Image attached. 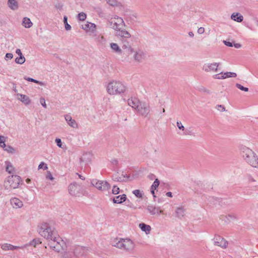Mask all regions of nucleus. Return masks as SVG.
Returning <instances> with one entry per match:
<instances>
[{
	"label": "nucleus",
	"instance_id": "28",
	"mask_svg": "<svg viewBox=\"0 0 258 258\" xmlns=\"http://www.w3.org/2000/svg\"><path fill=\"white\" fill-rule=\"evenodd\" d=\"M139 228L146 234H149L151 230V227L150 225H147L144 223H140L139 225Z\"/></svg>",
	"mask_w": 258,
	"mask_h": 258
},
{
	"label": "nucleus",
	"instance_id": "41",
	"mask_svg": "<svg viewBox=\"0 0 258 258\" xmlns=\"http://www.w3.org/2000/svg\"><path fill=\"white\" fill-rule=\"evenodd\" d=\"M67 20H68L67 17L64 16L63 17V22L65 25V29H66V30L68 31V30H70L71 29V26L70 25H69L68 23Z\"/></svg>",
	"mask_w": 258,
	"mask_h": 258
},
{
	"label": "nucleus",
	"instance_id": "25",
	"mask_svg": "<svg viewBox=\"0 0 258 258\" xmlns=\"http://www.w3.org/2000/svg\"><path fill=\"white\" fill-rule=\"evenodd\" d=\"M75 256L74 251L73 250V246L68 248L62 255L63 258H73Z\"/></svg>",
	"mask_w": 258,
	"mask_h": 258
},
{
	"label": "nucleus",
	"instance_id": "64",
	"mask_svg": "<svg viewBox=\"0 0 258 258\" xmlns=\"http://www.w3.org/2000/svg\"><path fill=\"white\" fill-rule=\"evenodd\" d=\"M0 146L1 147H2L4 149H5V148H6V147L7 146L5 144V142H4V143H2L1 144V145H0Z\"/></svg>",
	"mask_w": 258,
	"mask_h": 258
},
{
	"label": "nucleus",
	"instance_id": "51",
	"mask_svg": "<svg viewBox=\"0 0 258 258\" xmlns=\"http://www.w3.org/2000/svg\"><path fill=\"white\" fill-rule=\"evenodd\" d=\"M216 108L220 111L223 112L225 111V108L222 105H218L216 106Z\"/></svg>",
	"mask_w": 258,
	"mask_h": 258
},
{
	"label": "nucleus",
	"instance_id": "38",
	"mask_svg": "<svg viewBox=\"0 0 258 258\" xmlns=\"http://www.w3.org/2000/svg\"><path fill=\"white\" fill-rule=\"evenodd\" d=\"M106 1L107 3L109 5H110L111 6H113V7L117 6L119 4L117 0H106Z\"/></svg>",
	"mask_w": 258,
	"mask_h": 258
},
{
	"label": "nucleus",
	"instance_id": "21",
	"mask_svg": "<svg viewBox=\"0 0 258 258\" xmlns=\"http://www.w3.org/2000/svg\"><path fill=\"white\" fill-rule=\"evenodd\" d=\"M147 209L151 215L159 216V207H156L153 205H149L147 206Z\"/></svg>",
	"mask_w": 258,
	"mask_h": 258
},
{
	"label": "nucleus",
	"instance_id": "17",
	"mask_svg": "<svg viewBox=\"0 0 258 258\" xmlns=\"http://www.w3.org/2000/svg\"><path fill=\"white\" fill-rule=\"evenodd\" d=\"M141 103L139 100L136 97H131L127 100L128 105L136 110L139 108Z\"/></svg>",
	"mask_w": 258,
	"mask_h": 258
},
{
	"label": "nucleus",
	"instance_id": "8",
	"mask_svg": "<svg viewBox=\"0 0 258 258\" xmlns=\"http://www.w3.org/2000/svg\"><path fill=\"white\" fill-rule=\"evenodd\" d=\"M82 190L81 184L77 182L71 183L68 187L69 194L74 197L79 196Z\"/></svg>",
	"mask_w": 258,
	"mask_h": 258
},
{
	"label": "nucleus",
	"instance_id": "5",
	"mask_svg": "<svg viewBox=\"0 0 258 258\" xmlns=\"http://www.w3.org/2000/svg\"><path fill=\"white\" fill-rule=\"evenodd\" d=\"M20 182V176L12 175L8 177L7 179L5 182V186L7 189L9 188L15 189L18 187Z\"/></svg>",
	"mask_w": 258,
	"mask_h": 258
},
{
	"label": "nucleus",
	"instance_id": "40",
	"mask_svg": "<svg viewBox=\"0 0 258 258\" xmlns=\"http://www.w3.org/2000/svg\"><path fill=\"white\" fill-rule=\"evenodd\" d=\"M12 245L8 243H5L2 245L1 248L4 250H11L12 248Z\"/></svg>",
	"mask_w": 258,
	"mask_h": 258
},
{
	"label": "nucleus",
	"instance_id": "56",
	"mask_svg": "<svg viewBox=\"0 0 258 258\" xmlns=\"http://www.w3.org/2000/svg\"><path fill=\"white\" fill-rule=\"evenodd\" d=\"M247 178L248 182L250 183L255 182V180L254 179V178L250 175L248 176Z\"/></svg>",
	"mask_w": 258,
	"mask_h": 258
},
{
	"label": "nucleus",
	"instance_id": "43",
	"mask_svg": "<svg viewBox=\"0 0 258 258\" xmlns=\"http://www.w3.org/2000/svg\"><path fill=\"white\" fill-rule=\"evenodd\" d=\"M78 18L80 21H84L86 18V15L85 13L81 12L78 14Z\"/></svg>",
	"mask_w": 258,
	"mask_h": 258
},
{
	"label": "nucleus",
	"instance_id": "48",
	"mask_svg": "<svg viewBox=\"0 0 258 258\" xmlns=\"http://www.w3.org/2000/svg\"><path fill=\"white\" fill-rule=\"evenodd\" d=\"M55 142L56 143L57 146L61 148H63L62 147V143L60 139L57 138L55 140Z\"/></svg>",
	"mask_w": 258,
	"mask_h": 258
},
{
	"label": "nucleus",
	"instance_id": "58",
	"mask_svg": "<svg viewBox=\"0 0 258 258\" xmlns=\"http://www.w3.org/2000/svg\"><path fill=\"white\" fill-rule=\"evenodd\" d=\"M46 178L49 179L51 180H53L54 178L52 176V174L50 173V172H48L47 174L46 175Z\"/></svg>",
	"mask_w": 258,
	"mask_h": 258
},
{
	"label": "nucleus",
	"instance_id": "49",
	"mask_svg": "<svg viewBox=\"0 0 258 258\" xmlns=\"http://www.w3.org/2000/svg\"><path fill=\"white\" fill-rule=\"evenodd\" d=\"M176 125L177 127L182 131H183L185 129L184 126L182 125V123L180 121H177L176 122Z\"/></svg>",
	"mask_w": 258,
	"mask_h": 258
},
{
	"label": "nucleus",
	"instance_id": "2",
	"mask_svg": "<svg viewBox=\"0 0 258 258\" xmlns=\"http://www.w3.org/2000/svg\"><path fill=\"white\" fill-rule=\"evenodd\" d=\"M239 149L243 160L252 167L258 169V156L256 153L243 145H240Z\"/></svg>",
	"mask_w": 258,
	"mask_h": 258
},
{
	"label": "nucleus",
	"instance_id": "32",
	"mask_svg": "<svg viewBox=\"0 0 258 258\" xmlns=\"http://www.w3.org/2000/svg\"><path fill=\"white\" fill-rule=\"evenodd\" d=\"M122 47L123 49H126L128 53H133L134 52L133 48L130 45L129 43L125 41H122Z\"/></svg>",
	"mask_w": 258,
	"mask_h": 258
},
{
	"label": "nucleus",
	"instance_id": "10",
	"mask_svg": "<svg viewBox=\"0 0 258 258\" xmlns=\"http://www.w3.org/2000/svg\"><path fill=\"white\" fill-rule=\"evenodd\" d=\"M137 110L141 115L146 117L150 113V107L149 104L141 102Z\"/></svg>",
	"mask_w": 258,
	"mask_h": 258
},
{
	"label": "nucleus",
	"instance_id": "34",
	"mask_svg": "<svg viewBox=\"0 0 258 258\" xmlns=\"http://www.w3.org/2000/svg\"><path fill=\"white\" fill-rule=\"evenodd\" d=\"M25 58L24 55H23L16 57L15 61L16 63L22 64L25 62Z\"/></svg>",
	"mask_w": 258,
	"mask_h": 258
},
{
	"label": "nucleus",
	"instance_id": "31",
	"mask_svg": "<svg viewBox=\"0 0 258 258\" xmlns=\"http://www.w3.org/2000/svg\"><path fill=\"white\" fill-rule=\"evenodd\" d=\"M110 46L113 52L117 54L121 53L122 50L117 43L112 42L110 44Z\"/></svg>",
	"mask_w": 258,
	"mask_h": 258
},
{
	"label": "nucleus",
	"instance_id": "59",
	"mask_svg": "<svg viewBox=\"0 0 258 258\" xmlns=\"http://www.w3.org/2000/svg\"><path fill=\"white\" fill-rule=\"evenodd\" d=\"M16 53L19 56H23V54L20 49H17L16 50Z\"/></svg>",
	"mask_w": 258,
	"mask_h": 258
},
{
	"label": "nucleus",
	"instance_id": "39",
	"mask_svg": "<svg viewBox=\"0 0 258 258\" xmlns=\"http://www.w3.org/2000/svg\"><path fill=\"white\" fill-rule=\"evenodd\" d=\"M41 243V241L38 239H34L32 241L30 242L28 244L29 245H33L34 247H36V245Z\"/></svg>",
	"mask_w": 258,
	"mask_h": 258
},
{
	"label": "nucleus",
	"instance_id": "13",
	"mask_svg": "<svg viewBox=\"0 0 258 258\" xmlns=\"http://www.w3.org/2000/svg\"><path fill=\"white\" fill-rule=\"evenodd\" d=\"M134 59L138 62H142L146 58V53L142 50L139 49L135 52Z\"/></svg>",
	"mask_w": 258,
	"mask_h": 258
},
{
	"label": "nucleus",
	"instance_id": "15",
	"mask_svg": "<svg viewBox=\"0 0 258 258\" xmlns=\"http://www.w3.org/2000/svg\"><path fill=\"white\" fill-rule=\"evenodd\" d=\"M73 250L74 251V254L76 257L84 255L87 251V249L85 247L76 245L73 246Z\"/></svg>",
	"mask_w": 258,
	"mask_h": 258
},
{
	"label": "nucleus",
	"instance_id": "29",
	"mask_svg": "<svg viewBox=\"0 0 258 258\" xmlns=\"http://www.w3.org/2000/svg\"><path fill=\"white\" fill-rule=\"evenodd\" d=\"M6 170L10 174H13L15 172V168L12 164L10 161H6L5 163Z\"/></svg>",
	"mask_w": 258,
	"mask_h": 258
},
{
	"label": "nucleus",
	"instance_id": "19",
	"mask_svg": "<svg viewBox=\"0 0 258 258\" xmlns=\"http://www.w3.org/2000/svg\"><path fill=\"white\" fill-rule=\"evenodd\" d=\"M93 158V155L91 152L84 153L80 158V162L88 163L91 161Z\"/></svg>",
	"mask_w": 258,
	"mask_h": 258
},
{
	"label": "nucleus",
	"instance_id": "7",
	"mask_svg": "<svg viewBox=\"0 0 258 258\" xmlns=\"http://www.w3.org/2000/svg\"><path fill=\"white\" fill-rule=\"evenodd\" d=\"M109 22L110 27L115 31L120 30L125 26L123 19L117 16L112 17Z\"/></svg>",
	"mask_w": 258,
	"mask_h": 258
},
{
	"label": "nucleus",
	"instance_id": "50",
	"mask_svg": "<svg viewBox=\"0 0 258 258\" xmlns=\"http://www.w3.org/2000/svg\"><path fill=\"white\" fill-rule=\"evenodd\" d=\"M40 103L43 107H44V108L47 107V105L45 103V100L44 98H43V97L40 98Z\"/></svg>",
	"mask_w": 258,
	"mask_h": 258
},
{
	"label": "nucleus",
	"instance_id": "42",
	"mask_svg": "<svg viewBox=\"0 0 258 258\" xmlns=\"http://www.w3.org/2000/svg\"><path fill=\"white\" fill-rule=\"evenodd\" d=\"M159 181L158 180V179H156L151 186V189L155 190L157 188V187L159 186Z\"/></svg>",
	"mask_w": 258,
	"mask_h": 258
},
{
	"label": "nucleus",
	"instance_id": "62",
	"mask_svg": "<svg viewBox=\"0 0 258 258\" xmlns=\"http://www.w3.org/2000/svg\"><path fill=\"white\" fill-rule=\"evenodd\" d=\"M62 7V5L61 4L58 3L55 5V8H56L58 9H61Z\"/></svg>",
	"mask_w": 258,
	"mask_h": 258
},
{
	"label": "nucleus",
	"instance_id": "46",
	"mask_svg": "<svg viewBox=\"0 0 258 258\" xmlns=\"http://www.w3.org/2000/svg\"><path fill=\"white\" fill-rule=\"evenodd\" d=\"M43 169L44 170H46L48 168L47 165L46 164L42 162L40 163L38 166V169Z\"/></svg>",
	"mask_w": 258,
	"mask_h": 258
},
{
	"label": "nucleus",
	"instance_id": "16",
	"mask_svg": "<svg viewBox=\"0 0 258 258\" xmlns=\"http://www.w3.org/2000/svg\"><path fill=\"white\" fill-rule=\"evenodd\" d=\"M64 118L68 124L73 128H77L78 124L77 121L72 118L70 114H66L64 115Z\"/></svg>",
	"mask_w": 258,
	"mask_h": 258
},
{
	"label": "nucleus",
	"instance_id": "30",
	"mask_svg": "<svg viewBox=\"0 0 258 258\" xmlns=\"http://www.w3.org/2000/svg\"><path fill=\"white\" fill-rule=\"evenodd\" d=\"M185 214V210L183 207H178L175 211L176 216L179 219L183 218Z\"/></svg>",
	"mask_w": 258,
	"mask_h": 258
},
{
	"label": "nucleus",
	"instance_id": "3",
	"mask_svg": "<svg viewBox=\"0 0 258 258\" xmlns=\"http://www.w3.org/2000/svg\"><path fill=\"white\" fill-rule=\"evenodd\" d=\"M125 84L120 81L112 80L106 86V91L110 95H119L126 91Z\"/></svg>",
	"mask_w": 258,
	"mask_h": 258
},
{
	"label": "nucleus",
	"instance_id": "12",
	"mask_svg": "<svg viewBox=\"0 0 258 258\" xmlns=\"http://www.w3.org/2000/svg\"><path fill=\"white\" fill-rule=\"evenodd\" d=\"M82 29L86 32L90 33V35L94 34L96 31V25L91 22H87L85 24L82 25Z\"/></svg>",
	"mask_w": 258,
	"mask_h": 258
},
{
	"label": "nucleus",
	"instance_id": "36",
	"mask_svg": "<svg viewBox=\"0 0 258 258\" xmlns=\"http://www.w3.org/2000/svg\"><path fill=\"white\" fill-rule=\"evenodd\" d=\"M24 79L26 80H27L28 81H29V82H34V83H35L36 84H39L41 86H43L44 85V83L42 82H40V81H37L36 80H35L33 78H29V77H24Z\"/></svg>",
	"mask_w": 258,
	"mask_h": 258
},
{
	"label": "nucleus",
	"instance_id": "53",
	"mask_svg": "<svg viewBox=\"0 0 258 258\" xmlns=\"http://www.w3.org/2000/svg\"><path fill=\"white\" fill-rule=\"evenodd\" d=\"M127 206L130 207V208L131 209H136L137 208V207L136 206H135L131 202H130L129 201H127Z\"/></svg>",
	"mask_w": 258,
	"mask_h": 258
},
{
	"label": "nucleus",
	"instance_id": "54",
	"mask_svg": "<svg viewBox=\"0 0 258 258\" xmlns=\"http://www.w3.org/2000/svg\"><path fill=\"white\" fill-rule=\"evenodd\" d=\"M223 43H224V44L227 46H229V47H233V43L230 41H226V40H224L223 41Z\"/></svg>",
	"mask_w": 258,
	"mask_h": 258
},
{
	"label": "nucleus",
	"instance_id": "61",
	"mask_svg": "<svg viewBox=\"0 0 258 258\" xmlns=\"http://www.w3.org/2000/svg\"><path fill=\"white\" fill-rule=\"evenodd\" d=\"M5 142V138L4 136H0V145Z\"/></svg>",
	"mask_w": 258,
	"mask_h": 258
},
{
	"label": "nucleus",
	"instance_id": "63",
	"mask_svg": "<svg viewBox=\"0 0 258 258\" xmlns=\"http://www.w3.org/2000/svg\"><path fill=\"white\" fill-rule=\"evenodd\" d=\"M166 195L167 196V197H172V194L171 192H167L166 194Z\"/></svg>",
	"mask_w": 258,
	"mask_h": 258
},
{
	"label": "nucleus",
	"instance_id": "22",
	"mask_svg": "<svg viewBox=\"0 0 258 258\" xmlns=\"http://www.w3.org/2000/svg\"><path fill=\"white\" fill-rule=\"evenodd\" d=\"M230 18L231 20L238 23H240L243 20V16L238 12L233 13L231 14Z\"/></svg>",
	"mask_w": 258,
	"mask_h": 258
},
{
	"label": "nucleus",
	"instance_id": "6",
	"mask_svg": "<svg viewBox=\"0 0 258 258\" xmlns=\"http://www.w3.org/2000/svg\"><path fill=\"white\" fill-rule=\"evenodd\" d=\"M91 184L97 189L102 191H106L110 188V184L106 180L93 179L91 180Z\"/></svg>",
	"mask_w": 258,
	"mask_h": 258
},
{
	"label": "nucleus",
	"instance_id": "4",
	"mask_svg": "<svg viewBox=\"0 0 258 258\" xmlns=\"http://www.w3.org/2000/svg\"><path fill=\"white\" fill-rule=\"evenodd\" d=\"M113 246L127 252L134 250L135 247V242L130 238H116L112 243Z\"/></svg>",
	"mask_w": 258,
	"mask_h": 258
},
{
	"label": "nucleus",
	"instance_id": "55",
	"mask_svg": "<svg viewBox=\"0 0 258 258\" xmlns=\"http://www.w3.org/2000/svg\"><path fill=\"white\" fill-rule=\"evenodd\" d=\"M13 57V55L12 53H7L6 54V56H5V59H7L8 58L9 59H12Z\"/></svg>",
	"mask_w": 258,
	"mask_h": 258
},
{
	"label": "nucleus",
	"instance_id": "27",
	"mask_svg": "<svg viewBox=\"0 0 258 258\" xmlns=\"http://www.w3.org/2000/svg\"><path fill=\"white\" fill-rule=\"evenodd\" d=\"M117 35L120 36L122 38H129L131 37V34L125 30V29H120V30H117Z\"/></svg>",
	"mask_w": 258,
	"mask_h": 258
},
{
	"label": "nucleus",
	"instance_id": "33",
	"mask_svg": "<svg viewBox=\"0 0 258 258\" xmlns=\"http://www.w3.org/2000/svg\"><path fill=\"white\" fill-rule=\"evenodd\" d=\"M22 25L25 28H29L32 26V23L29 18L25 17L23 20Z\"/></svg>",
	"mask_w": 258,
	"mask_h": 258
},
{
	"label": "nucleus",
	"instance_id": "23",
	"mask_svg": "<svg viewBox=\"0 0 258 258\" xmlns=\"http://www.w3.org/2000/svg\"><path fill=\"white\" fill-rule=\"evenodd\" d=\"M17 96L18 97H18V99L20 101H21L22 102H23L25 105L30 104V103L31 102V100H30V98H29V97H28L27 96H26L25 95L19 94V93H18L17 94Z\"/></svg>",
	"mask_w": 258,
	"mask_h": 258
},
{
	"label": "nucleus",
	"instance_id": "45",
	"mask_svg": "<svg viewBox=\"0 0 258 258\" xmlns=\"http://www.w3.org/2000/svg\"><path fill=\"white\" fill-rule=\"evenodd\" d=\"M236 86L237 88H238L239 89H240L242 91H244L245 92H247L248 91V88L244 87L239 84H236Z\"/></svg>",
	"mask_w": 258,
	"mask_h": 258
},
{
	"label": "nucleus",
	"instance_id": "18",
	"mask_svg": "<svg viewBox=\"0 0 258 258\" xmlns=\"http://www.w3.org/2000/svg\"><path fill=\"white\" fill-rule=\"evenodd\" d=\"M91 35L94 41L97 43V44H103L105 42V38L101 34H98L95 32Z\"/></svg>",
	"mask_w": 258,
	"mask_h": 258
},
{
	"label": "nucleus",
	"instance_id": "24",
	"mask_svg": "<svg viewBox=\"0 0 258 258\" xmlns=\"http://www.w3.org/2000/svg\"><path fill=\"white\" fill-rule=\"evenodd\" d=\"M126 200V196L125 194L115 197L113 199V202L116 204H121Z\"/></svg>",
	"mask_w": 258,
	"mask_h": 258
},
{
	"label": "nucleus",
	"instance_id": "26",
	"mask_svg": "<svg viewBox=\"0 0 258 258\" xmlns=\"http://www.w3.org/2000/svg\"><path fill=\"white\" fill-rule=\"evenodd\" d=\"M8 6L12 10L15 11L18 9V3L16 0H8Z\"/></svg>",
	"mask_w": 258,
	"mask_h": 258
},
{
	"label": "nucleus",
	"instance_id": "20",
	"mask_svg": "<svg viewBox=\"0 0 258 258\" xmlns=\"http://www.w3.org/2000/svg\"><path fill=\"white\" fill-rule=\"evenodd\" d=\"M10 202L14 208H20L23 206V202L17 198H12L10 200Z\"/></svg>",
	"mask_w": 258,
	"mask_h": 258
},
{
	"label": "nucleus",
	"instance_id": "14",
	"mask_svg": "<svg viewBox=\"0 0 258 258\" xmlns=\"http://www.w3.org/2000/svg\"><path fill=\"white\" fill-rule=\"evenodd\" d=\"M214 243L215 245L219 246L222 248H226L227 245V241L220 235H216L214 239Z\"/></svg>",
	"mask_w": 258,
	"mask_h": 258
},
{
	"label": "nucleus",
	"instance_id": "35",
	"mask_svg": "<svg viewBox=\"0 0 258 258\" xmlns=\"http://www.w3.org/2000/svg\"><path fill=\"white\" fill-rule=\"evenodd\" d=\"M112 179L115 181L118 182H125L127 180V179H125V176L123 177H118L117 175H114L112 177Z\"/></svg>",
	"mask_w": 258,
	"mask_h": 258
},
{
	"label": "nucleus",
	"instance_id": "44",
	"mask_svg": "<svg viewBox=\"0 0 258 258\" xmlns=\"http://www.w3.org/2000/svg\"><path fill=\"white\" fill-rule=\"evenodd\" d=\"M119 188L117 186L114 185L112 189V193L114 195H117L119 193Z\"/></svg>",
	"mask_w": 258,
	"mask_h": 258
},
{
	"label": "nucleus",
	"instance_id": "47",
	"mask_svg": "<svg viewBox=\"0 0 258 258\" xmlns=\"http://www.w3.org/2000/svg\"><path fill=\"white\" fill-rule=\"evenodd\" d=\"M5 151H7L9 153H14L15 152V149L10 146H7L6 148L4 149Z\"/></svg>",
	"mask_w": 258,
	"mask_h": 258
},
{
	"label": "nucleus",
	"instance_id": "57",
	"mask_svg": "<svg viewBox=\"0 0 258 258\" xmlns=\"http://www.w3.org/2000/svg\"><path fill=\"white\" fill-rule=\"evenodd\" d=\"M205 32V29L203 27H200L198 30V33L200 34H203Z\"/></svg>",
	"mask_w": 258,
	"mask_h": 258
},
{
	"label": "nucleus",
	"instance_id": "9",
	"mask_svg": "<svg viewBox=\"0 0 258 258\" xmlns=\"http://www.w3.org/2000/svg\"><path fill=\"white\" fill-rule=\"evenodd\" d=\"M219 64L218 62L206 63L203 65L202 69L206 73L216 72L218 70Z\"/></svg>",
	"mask_w": 258,
	"mask_h": 258
},
{
	"label": "nucleus",
	"instance_id": "37",
	"mask_svg": "<svg viewBox=\"0 0 258 258\" xmlns=\"http://www.w3.org/2000/svg\"><path fill=\"white\" fill-rule=\"evenodd\" d=\"M133 194L137 198H142L143 194L139 189H135L133 191Z\"/></svg>",
	"mask_w": 258,
	"mask_h": 258
},
{
	"label": "nucleus",
	"instance_id": "1",
	"mask_svg": "<svg viewBox=\"0 0 258 258\" xmlns=\"http://www.w3.org/2000/svg\"><path fill=\"white\" fill-rule=\"evenodd\" d=\"M38 231L40 235L48 241V245L52 249L57 252L60 250L63 241L54 228L49 224L44 223L40 226Z\"/></svg>",
	"mask_w": 258,
	"mask_h": 258
},
{
	"label": "nucleus",
	"instance_id": "52",
	"mask_svg": "<svg viewBox=\"0 0 258 258\" xmlns=\"http://www.w3.org/2000/svg\"><path fill=\"white\" fill-rule=\"evenodd\" d=\"M26 246H28V244H25L24 246H14V245H12V247H12L11 250H13L17 249L18 248H24V247H26Z\"/></svg>",
	"mask_w": 258,
	"mask_h": 258
},
{
	"label": "nucleus",
	"instance_id": "11",
	"mask_svg": "<svg viewBox=\"0 0 258 258\" xmlns=\"http://www.w3.org/2000/svg\"><path fill=\"white\" fill-rule=\"evenodd\" d=\"M236 76H237V75L235 73L221 72L220 73L213 75V78L215 79L222 80V79H227L228 78H235Z\"/></svg>",
	"mask_w": 258,
	"mask_h": 258
},
{
	"label": "nucleus",
	"instance_id": "60",
	"mask_svg": "<svg viewBox=\"0 0 258 258\" xmlns=\"http://www.w3.org/2000/svg\"><path fill=\"white\" fill-rule=\"evenodd\" d=\"M233 46L236 48H240L241 47V45L239 43H234L233 44Z\"/></svg>",
	"mask_w": 258,
	"mask_h": 258
}]
</instances>
